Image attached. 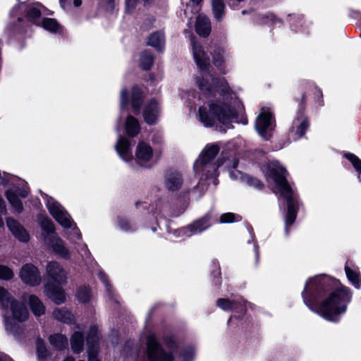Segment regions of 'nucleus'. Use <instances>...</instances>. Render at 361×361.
<instances>
[{"label": "nucleus", "mask_w": 361, "mask_h": 361, "mask_svg": "<svg viewBox=\"0 0 361 361\" xmlns=\"http://www.w3.org/2000/svg\"><path fill=\"white\" fill-rule=\"evenodd\" d=\"M197 82L202 94H212L216 90L225 95L224 101H211L200 106L199 119L204 126H213L216 121L227 124L237 117L235 107L237 101L229 93L228 84L224 79L214 78L209 75Z\"/></svg>", "instance_id": "f257e3e1"}, {"label": "nucleus", "mask_w": 361, "mask_h": 361, "mask_svg": "<svg viewBox=\"0 0 361 361\" xmlns=\"http://www.w3.org/2000/svg\"><path fill=\"white\" fill-rule=\"evenodd\" d=\"M264 173L267 180H272L276 183L281 195L286 200L288 211L286 225H292L297 216V204L293 198L292 189L286 180L287 171L279 162L272 161L267 165Z\"/></svg>", "instance_id": "f03ea898"}, {"label": "nucleus", "mask_w": 361, "mask_h": 361, "mask_svg": "<svg viewBox=\"0 0 361 361\" xmlns=\"http://www.w3.org/2000/svg\"><path fill=\"white\" fill-rule=\"evenodd\" d=\"M350 297L346 288L333 291L321 302L318 313L328 320L334 321L338 315L345 312Z\"/></svg>", "instance_id": "7ed1b4c3"}, {"label": "nucleus", "mask_w": 361, "mask_h": 361, "mask_svg": "<svg viewBox=\"0 0 361 361\" xmlns=\"http://www.w3.org/2000/svg\"><path fill=\"white\" fill-rule=\"evenodd\" d=\"M219 152L217 145H207L202 150L199 159L194 165L195 173L200 176V182L209 178H214L213 183L217 185L216 177L218 176L217 169L221 163L219 160L214 161Z\"/></svg>", "instance_id": "20e7f679"}, {"label": "nucleus", "mask_w": 361, "mask_h": 361, "mask_svg": "<svg viewBox=\"0 0 361 361\" xmlns=\"http://www.w3.org/2000/svg\"><path fill=\"white\" fill-rule=\"evenodd\" d=\"M28 317L29 312L26 306L22 302L12 300L4 317L6 330L16 334L19 329L18 323L25 322Z\"/></svg>", "instance_id": "39448f33"}, {"label": "nucleus", "mask_w": 361, "mask_h": 361, "mask_svg": "<svg viewBox=\"0 0 361 361\" xmlns=\"http://www.w3.org/2000/svg\"><path fill=\"white\" fill-rule=\"evenodd\" d=\"M331 279L326 275L317 276L310 279L305 283L302 297L304 302L308 306L311 305L312 297L314 298L320 290L326 289L331 283Z\"/></svg>", "instance_id": "423d86ee"}, {"label": "nucleus", "mask_w": 361, "mask_h": 361, "mask_svg": "<svg viewBox=\"0 0 361 361\" xmlns=\"http://www.w3.org/2000/svg\"><path fill=\"white\" fill-rule=\"evenodd\" d=\"M147 345L149 361H173V357L162 350L154 336L150 335L147 337Z\"/></svg>", "instance_id": "0eeeda50"}, {"label": "nucleus", "mask_w": 361, "mask_h": 361, "mask_svg": "<svg viewBox=\"0 0 361 361\" xmlns=\"http://www.w3.org/2000/svg\"><path fill=\"white\" fill-rule=\"evenodd\" d=\"M22 281L30 286H36L41 283L42 278L38 269L32 264H26L19 272Z\"/></svg>", "instance_id": "6e6552de"}, {"label": "nucleus", "mask_w": 361, "mask_h": 361, "mask_svg": "<svg viewBox=\"0 0 361 361\" xmlns=\"http://www.w3.org/2000/svg\"><path fill=\"white\" fill-rule=\"evenodd\" d=\"M47 207L50 214L60 225L66 228L72 226V220L70 215L59 203L49 202Z\"/></svg>", "instance_id": "1a4fd4ad"}, {"label": "nucleus", "mask_w": 361, "mask_h": 361, "mask_svg": "<svg viewBox=\"0 0 361 361\" xmlns=\"http://www.w3.org/2000/svg\"><path fill=\"white\" fill-rule=\"evenodd\" d=\"M46 274L49 279L63 284L66 282L67 274L64 269L56 262H49L46 266Z\"/></svg>", "instance_id": "9d476101"}, {"label": "nucleus", "mask_w": 361, "mask_h": 361, "mask_svg": "<svg viewBox=\"0 0 361 361\" xmlns=\"http://www.w3.org/2000/svg\"><path fill=\"white\" fill-rule=\"evenodd\" d=\"M193 56L198 68L202 71H208L210 67L209 58L202 47L194 39L192 40Z\"/></svg>", "instance_id": "9b49d317"}, {"label": "nucleus", "mask_w": 361, "mask_h": 361, "mask_svg": "<svg viewBox=\"0 0 361 361\" xmlns=\"http://www.w3.org/2000/svg\"><path fill=\"white\" fill-rule=\"evenodd\" d=\"M98 341L99 336L97 329L96 327H92L90 329L87 338L89 361H99L97 358V354L98 353Z\"/></svg>", "instance_id": "f8f14e48"}, {"label": "nucleus", "mask_w": 361, "mask_h": 361, "mask_svg": "<svg viewBox=\"0 0 361 361\" xmlns=\"http://www.w3.org/2000/svg\"><path fill=\"white\" fill-rule=\"evenodd\" d=\"M272 115L267 109L262 108L257 118L255 128L257 132L267 138L264 135L266 130L271 125Z\"/></svg>", "instance_id": "ddd939ff"}, {"label": "nucleus", "mask_w": 361, "mask_h": 361, "mask_svg": "<svg viewBox=\"0 0 361 361\" xmlns=\"http://www.w3.org/2000/svg\"><path fill=\"white\" fill-rule=\"evenodd\" d=\"M153 157V149L148 144L140 142L135 149V160L140 165L148 162Z\"/></svg>", "instance_id": "4468645a"}, {"label": "nucleus", "mask_w": 361, "mask_h": 361, "mask_svg": "<svg viewBox=\"0 0 361 361\" xmlns=\"http://www.w3.org/2000/svg\"><path fill=\"white\" fill-rule=\"evenodd\" d=\"M212 214H207L203 217L195 221L184 228L185 233L190 231L191 234L198 233L207 229L211 226Z\"/></svg>", "instance_id": "2eb2a0df"}, {"label": "nucleus", "mask_w": 361, "mask_h": 361, "mask_svg": "<svg viewBox=\"0 0 361 361\" xmlns=\"http://www.w3.org/2000/svg\"><path fill=\"white\" fill-rule=\"evenodd\" d=\"M44 290L48 297L56 304L60 305L66 301V294L62 288L52 284H47Z\"/></svg>", "instance_id": "dca6fc26"}, {"label": "nucleus", "mask_w": 361, "mask_h": 361, "mask_svg": "<svg viewBox=\"0 0 361 361\" xmlns=\"http://www.w3.org/2000/svg\"><path fill=\"white\" fill-rule=\"evenodd\" d=\"M7 226L13 234L20 241L27 242L29 235L25 229L16 220L11 218L6 219Z\"/></svg>", "instance_id": "f3484780"}, {"label": "nucleus", "mask_w": 361, "mask_h": 361, "mask_svg": "<svg viewBox=\"0 0 361 361\" xmlns=\"http://www.w3.org/2000/svg\"><path fill=\"white\" fill-rule=\"evenodd\" d=\"M195 30L200 37H208L212 30L209 18L204 15L198 16L195 22Z\"/></svg>", "instance_id": "a211bd4d"}, {"label": "nucleus", "mask_w": 361, "mask_h": 361, "mask_svg": "<svg viewBox=\"0 0 361 361\" xmlns=\"http://www.w3.org/2000/svg\"><path fill=\"white\" fill-rule=\"evenodd\" d=\"M116 149L123 160L130 161L132 159L130 142L126 138H119L116 145Z\"/></svg>", "instance_id": "6ab92c4d"}, {"label": "nucleus", "mask_w": 361, "mask_h": 361, "mask_svg": "<svg viewBox=\"0 0 361 361\" xmlns=\"http://www.w3.org/2000/svg\"><path fill=\"white\" fill-rule=\"evenodd\" d=\"M158 116V105L154 100L152 101L144 111L145 121L149 124H154Z\"/></svg>", "instance_id": "aec40b11"}, {"label": "nucleus", "mask_w": 361, "mask_h": 361, "mask_svg": "<svg viewBox=\"0 0 361 361\" xmlns=\"http://www.w3.org/2000/svg\"><path fill=\"white\" fill-rule=\"evenodd\" d=\"M214 18L221 22L225 16L226 4L224 0H211Z\"/></svg>", "instance_id": "412c9836"}, {"label": "nucleus", "mask_w": 361, "mask_h": 361, "mask_svg": "<svg viewBox=\"0 0 361 361\" xmlns=\"http://www.w3.org/2000/svg\"><path fill=\"white\" fill-rule=\"evenodd\" d=\"M30 307L36 317H40L45 313V306L41 300L35 295H30L28 299Z\"/></svg>", "instance_id": "4be33fe9"}, {"label": "nucleus", "mask_w": 361, "mask_h": 361, "mask_svg": "<svg viewBox=\"0 0 361 361\" xmlns=\"http://www.w3.org/2000/svg\"><path fill=\"white\" fill-rule=\"evenodd\" d=\"M51 247L53 250L61 257L65 259L70 257L69 250L65 246L64 243L60 238H53L51 240Z\"/></svg>", "instance_id": "5701e85b"}, {"label": "nucleus", "mask_w": 361, "mask_h": 361, "mask_svg": "<svg viewBox=\"0 0 361 361\" xmlns=\"http://www.w3.org/2000/svg\"><path fill=\"white\" fill-rule=\"evenodd\" d=\"M53 317L63 323L71 324L75 321L74 315L66 308L56 309L53 312Z\"/></svg>", "instance_id": "b1692460"}, {"label": "nucleus", "mask_w": 361, "mask_h": 361, "mask_svg": "<svg viewBox=\"0 0 361 361\" xmlns=\"http://www.w3.org/2000/svg\"><path fill=\"white\" fill-rule=\"evenodd\" d=\"M126 130L129 136H136L140 132V125L137 120L132 116H128L126 121Z\"/></svg>", "instance_id": "393cba45"}, {"label": "nucleus", "mask_w": 361, "mask_h": 361, "mask_svg": "<svg viewBox=\"0 0 361 361\" xmlns=\"http://www.w3.org/2000/svg\"><path fill=\"white\" fill-rule=\"evenodd\" d=\"M147 44L161 51L164 44V36L163 33L155 32L152 33L148 39Z\"/></svg>", "instance_id": "a878e982"}, {"label": "nucleus", "mask_w": 361, "mask_h": 361, "mask_svg": "<svg viewBox=\"0 0 361 361\" xmlns=\"http://www.w3.org/2000/svg\"><path fill=\"white\" fill-rule=\"evenodd\" d=\"M182 178L178 173L174 172L169 174L166 179V186L171 190H178L182 185Z\"/></svg>", "instance_id": "bb28decb"}, {"label": "nucleus", "mask_w": 361, "mask_h": 361, "mask_svg": "<svg viewBox=\"0 0 361 361\" xmlns=\"http://www.w3.org/2000/svg\"><path fill=\"white\" fill-rule=\"evenodd\" d=\"M72 350L75 353H80L83 350L84 338L80 332H75L71 338Z\"/></svg>", "instance_id": "cd10ccee"}, {"label": "nucleus", "mask_w": 361, "mask_h": 361, "mask_svg": "<svg viewBox=\"0 0 361 361\" xmlns=\"http://www.w3.org/2000/svg\"><path fill=\"white\" fill-rule=\"evenodd\" d=\"M7 200H8L9 203L13 207L14 209L17 212H21L23 211V203L19 199V197L18 195H16L13 191H8L6 193Z\"/></svg>", "instance_id": "c85d7f7f"}, {"label": "nucleus", "mask_w": 361, "mask_h": 361, "mask_svg": "<svg viewBox=\"0 0 361 361\" xmlns=\"http://www.w3.org/2000/svg\"><path fill=\"white\" fill-rule=\"evenodd\" d=\"M49 342L52 345L58 349H62L67 346V338L61 334H54L49 336Z\"/></svg>", "instance_id": "c756f323"}, {"label": "nucleus", "mask_w": 361, "mask_h": 361, "mask_svg": "<svg viewBox=\"0 0 361 361\" xmlns=\"http://www.w3.org/2000/svg\"><path fill=\"white\" fill-rule=\"evenodd\" d=\"M76 297L82 303L89 302L92 298L91 290L88 287L81 286L77 290Z\"/></svg>", "instance_id": "7c9ffc66"}, {"label": "nucleus", "mask_w": 361, "mask_h": 361, "mask_svg": "<svg viewBox=\"0 0 361 361\" xmlns=\"http://www.w3.org/2000/svg\"><path fill=\"white\" fill-rule=\"evenodd\" d=\"M140 63L143 70H149L153 65L154 57L149 51H145L141 54Z\"/></svg>", "instance_id": "2f4dec72"}, {"label": "nucleus", "mask_w": 361, "mask_h": 361, "mask_svg": "<svg viewBox=\"0 0 361 361\" xmlns=\"http://www.w3.org/2000/svg\"><path fill=\"white\" fill-rule=\"evenodd\" d=\"M142 94L138 87H135L132 92L131 104L135 111H138L142 105Z\"/></svg>", "instance_id": "473e14b6"}, {"label": "nucleus", "mask_w": 361, "mask_h": 361, "mask_svg": "<svg viewBox=\"0 0 361 361\" xmlns=\"http://www.w3.org/2000/svg\"><path fill=\"white\" fill-rule=\"evenodd\" d=\"M42 26L45 30L53 32H58L61 28L59 24L55 19L49 18H46L43 19Z\"/></svg>", "instance_id": "72a5a7b5"}, {"label": "nucleus", "mask_w": 361, "mask_h": 361, "mask_svg": "<svg viewBox=\"0 0 361 361\" xmlns=\"http://www.w3.org/2000/svg\"><path fill=\"white\" fill-rule=\"evenodd\" d=\"M15 300L10 293L3 287H0V306L2 308L8 307L11 301Z\"/></svg>", "instance_id": "f704fd0d"}, {"label": "nucleus", "mask_w": 361, "mask_h": 361, "mask_svg": "<svg viewBox=\"0 0 361 361\" xmlns=\"http://www.w3.org/2000/svg\"><path fill=\"white\" fill-rule=\"evenodd\" d=\"M240 220V216L231 212L223 214L220 216L219 221L221 224H228Z\"/></svg>", "instance_id": "c9c22d12"}, {"label": "nucleus", "mask_w": 361, "mask_h": 361, "mask_svg": "<svg viewBox=\"0 0 361 361\" xmlns=\"http://www.w3.org/2000/svg\"><path fill=\"white\" fill-rule=\"evenodd\" d=\"M345 157L351 162L355 170L361 174V160L356 155L351 153L345 154Z\"/></svg>", "instance_id": "e433bc0d"}, {"label": "nucleus", "mask_w": 361, "mask_h": 361, "mask_svg": "<svg viewBox=\"0 0 361 361\" xmlns=\"http://www.w3.org/2000/svg\"><path fill=\"white\" fill-rule=\"evenodd\" d=\"M346 275L348 279L356 286V288H360V276L359 275L353 271L351 269L348 267L345 268Z\"/></svg>", "instance_id": "4c0bfd02"}, {"label": "nucleus", "mask_w": 361, "mask_h": 361, "mask_svg": "<svg viewBox=\"0 0 361 361\" xmlns=\"http://www.w3.org/2000/svg\"><path fill=\"white\" fill-rule=\"evenodd\" d=\"M235 302L225 298H219L216 301V305L223 310H230L235 306Z\"/></svg>", "instance_id": "58836bf2"}, {"label": "nucleus", "mask_w": 361, "mask_h": 361, "mask_svg": "<svg viewBox=\"0 0 361 361\" xmlns=\"http://www.w3.org/2000/svg\"><path fill=\"white\" fill-rule=\"evenodd\" d=\"M39 224L42 229L49 233H52L54 231V226L52 221L47 217H42L39 219Z\"/></svg>", "instance_id": "ea45409f"}, {"label": "nucleus", "mask_w": 361, "mask_h": 361, "mask_svg": "<svg viewBox=\"0 0 361 361\" xmlns=\"http://www.w3.org/2000/svg\"><path fill=\"white\" fill-rule=\"evenodd\" d=\"M37 353L38 358L41 360L45 359L47 356V350L46 346L40 340H38L37 342Z\"/></svg>", "instance_id": "a19ab883"}, {"label": "nucleus", "mask_w": 361, "mask_h": 361, "mask_svg": "<svg viewBox=\"0 0 361 361\" xmlns=\"http://www.w3.org/2000/svg\"><path fill=\"white\" fill-rule=\"evenodd\" d=\"M13 277V273L8 267L0 265V279L9 280Z\"/></svg>", "instance_id": "79ce46f5"}, {"label": "nucleus", "mask_w": 361, "mask_h": 361, "mask_svg": "<svg viewBox=\"0 0 361 361\" xmlns=\"http://www.w3.org/2000/svg\"><path fill=\"white\" fill-rule=\"evenodd\" d=\"M308 127V123L306 120H303L298 126L297 130L294 133L295 137V139L301 137L305 133L306 129Z\"/></svg>", "instance_id": "37998d69"}, {"label": "nucleus", "mask_w": 361, "mask_h": 361, "mask_svg": "<svg viewBox=\"0 0 361 361\" xmlns=\"http://www.w3.org/2000/svg\"><path fill=\"white\" fill-rule=\"evenodd\" d=\"M245 180L247 182V183L252 187H255L256 188L261 189L263 186L261 181L258 179L251 178V177H245Z\"/></svg>", "instance_id": "c03bdc74"}, {"label": "nucleus", "mask_w": 361, "mask_h": 361, "mask_svg": "<svg viewBox=\"0 0 361 361\" xmlns=\"http://www.w3.org/2000/svg\"><path fill=\"white\" fill-rule=\"evenodd\" d=\"M40 16V11L36 8H31L27 11V17L31 20L36 19L39 18Z\"/></svg>", "instance_id": "a18cd8bd"}, {"label": "nucleus", "mask_w": 361, "mask_h": 361, "mask_svg": "<svg viewBox=\"0 0 361 361\" xmlns=\"http://www.w3.org/2000/svg\"><path fill=\"white\" fill-rule=\"evenodd\" d=\"M193 351L192 349L186 350L181 355L182 361H191L193 358Z\"/></svg>", "instance_id": "49530a36"}, {"label": "nucleus", "mask_w": 361, "mask_h": 361, "mask_svg": "<svg viewBox=\"0 0 361 361\" xmlns=\"http://www.w3.org/2000/svg\"><path fill=\"white\" fill-rule=\"evenodd\" d=\"M223 61H224V59H223L221 51H219L217 53V56H214V64L216 67H220L221 66Z\"/></svg>", "instance_id": "de8ad7c7"}, {"label": "nucleus", "mask_w": 361, "mask_h": 361, "mask_svg": "<svg viewBox=\"0 0 361 361\" xmlns=\"http://www.w3.org/2000/svg\"><path fill=\"white\" fill-rule=\"evenodd\" d=\"M121 104H122V105H126L127 104V102H128L127 91L126 90H122L121 93Z\"/></svg>", "instance_id": "09e8293b"}, {"label": "nucleus", "mask_w": 361, "mask_h": 361, "mask_svg": "<svg viewBox=\"0 0 361 361\" xmlns=\"http://www.w3.org/2000/svg\"><path fill=\"white\" fill-rule=\"evenodd\" d=\"M120 226L124 231H128L130 228L129 224L126 220H121Z\"/></svg>", "instance_id": "8fccbe9b"}, {"label": "nucleus", "mask_w": 361, "mask_h": 361, "mask_svg": "<svg viewBox=\"0 0 361 361\" xmlns=\"http://www.w3.org/2000/svg\"><path fill=\"white\" fill-rule=\"evenodd\" d=\"M136 1L137 0H126L127 8H133L136 4Z\"/></svg>", "instance_id": "3c124183"}, {"label": "nucleus", "mask_w": 361, "mask_h": 361, "mask_svg": "<svg viewBox=\"0 0 361 361\" xmlns=\"http://www.w3.org/2000/svg\"><path fill=\"white\" fill-rule=\"evenodd\" d=\"M240 173L238 171H233L230 173V176L233 178V179H235V178H238V176L240 175Z\"/></svg>", "instance_id": "603ef678"}, {"label": "nucleus", "mask_w": 361, "mask_h": 361, "mask_svg": "<svg viewBox=\"0 0 361 361\" xmlns=\"http://www.w3.org/2000/svg\"><path fill=\"white\" fill-rule=\"evenodd\" d=\"M100 276H101V279L102 280V281H103L104 284L105 285L106 289L109 290V283H107V281H106V279H104V276L103 274H101Z\"/></svg>", "instance_id": "864d4df0"}, {"label": "nucleus", "mask_w": 361, "mask_h": 361, "mask_svg": "<svg viewBox=\"0 0 361 361\" xmlns=\"http://www.w3.org/2000/svg\"><path fill=\"white\" fill-rule=\"evenodd\" d=\"M73 4H74L75 6L78 7L81 5L82 1L81 0H74Z\"/></svg>", "instance_id": "5fc2aeb1"}, {"label": "nucleus", "mask_w": 361, "mask_h": 361, "mask_svg": "<svg viewBox=\"0 0 361 361\" xmlns=\"http://www.w3.org/2000/svg\"><path fill=\"white\" fill-rule=\"evenodd\" d=\"M108 2H109V8H112L114 6L113 0H108Z\"/></svg>", "instance_id": "6e6d98bb"}, {"label": "nucleus", "mask_w": 361, "mask_h": 361, "mask_svg": "<svg viewBox=\"0 0 361 361\" xmlns=\"http://www.w3.org/2000/svg\"><path fill=\"white\" fill-rule=\"evenodd\" d=\"M20 195L23 197H25L27 195V192L26 191H23V192L20 193Z\"/></svg>", "instance_id": "4d7b16f0"}, {"label": "nucleus", "mask_w": 361, "mask_h": 361, "mask_svg": "<svg viewBox=\"0 0 361 361\" xmlns=\"http://www.w3.org/2000/svg\"><path fill=\"white\" fill-rule=\"evenodd\" d=\"M63 361H75L74 359L71 357H66Z\"/></svg>", "instance_id": "13d9d810"}, {"label": "nucleus", "mask_w": 361, "mask_h": 361, "mask_svg": "<svg viewBox=\"0 0 361 361\" xmlns=\"http://www.w3.org/2000/svg\"><path fill=\"white\" fill-rule=\"evenodd\" d=\"M193 3L200 4L202 0H191Z\"/></svg>", "instance_id": "bf43d9fd"}, {"label": "nucleus", "mask_w": 361, "mask_h": 361, "mask_svg": "<svg viewBox=\"0 0 361 361\" xmlns=\"http://www.w3.org/2000/svg\"><path fill=\"white\" fill-rule=\"evenodd\" d=\"M237 165H238V161L236 160H234V162H233V168H236L237 167Z\"/></svg>", "instance_id": "052dcab7"}, {"label": "nucleus", "mask_w": 361, "mask_h": 361, "mask_svg": "<svg viewBox=\"0 0 361 361\" xmlns=\"http://www.w3.org/2000/svg\"><path fill=\"white\" fill-rule=\"evenodd\" d=\"M66 0H60V2H61V4H63V3H65V2H66Z\"/></svg>", "instance_id": "680f3d73"}, {"label": "nucleus", "mask_w": 361, "mask_h": 361, "mask_svg": "<svg viewBox=\"0 0 361 361\" xmlns=\"http://www.w3.org/2000/svg\"><path fill=\"white\" fill-rule=\"evenodd\" d=\"M79 361H85V360H79Z\"/></svg>", "instance_id": "e2e57ef3"}]
</instances>
